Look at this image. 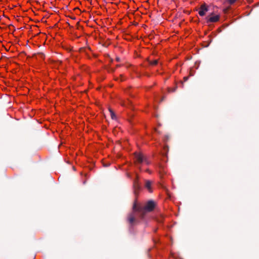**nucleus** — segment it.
<instances>
[{
  "mask_svg": "<svg viewBox=\"0 0 259 259\" xmlns=\"http://www.w3.org/2000/svg\"><path fill=\"white\" fill-rule=\"evenodd\" d=\"M156 203L153 200H149L143 205H138L135 202L132 212L127 217V221L131 225H146L150 220L149 213L152 211Z\"/></svg>",
  "mask_w": 259,
  "mask_h": 259,
  "instance_id": "f257e3e1",
  "label": "nucleus"
},
{
  "mask_svg": "<svg viewBox=\"0 0 259 259\" xmlns=\"http://www.w3.org/2000/svg\"><path fill=\"white\" fill-rule=\"evenodd\" d=\"M135 157L136 161L138 163L145 162L147 164H149V161L147 159V158L141 153H135Z\"/></svg>",
  "mask_w": 259,
  "mask_h": 259,
  "instance_id": "f03ea898",
  "label": "nucleus"
},
{
  "mask_svg": "<svg viewBox=\"0 0 259 259\" xmlns=\"http://www.w3.org/2000/svg\"><path fill=\"white\" fill-rule=\"evenodd\" d=\"M133 188L135 194L137 195L141 189V186L139 183V178L138 176H137L136 179L134 181Z\"/></svg>",
  "mask_w": 259,
  "mask_h": 259,
  "instance_id": "7ed1b4c3",
  "label": "nucleus"
},
{
  "mask_svg": "<svg viewBox=\"0 0 259 259\" xmlns=\"http://www.w3.org/2000/svg\"><path fill=\"white\" fill-rule=\"evenodd\" d=\"M207 23H213L218 21L220 19L219 15L207 16L205 18Z\"/></svg>",
  "mask_w": 259,
  "mask_h": 259,
  "instance_id": "20e7f679",
  "label": "nucleus"
},
{
  "mask_svg": "<svg viewBox=\"0 0 259 259\" xmlns=\"http://www.w3.org/2000/svg\"><path fill=\"white\" fill-rule=\"evenodd\" d=\"M208 11V7L206 4L204 3L201 5L198 14L201 16H203L205 15L206 12Z\"/></svg>",
  "mask_w": 259,
  "mask_h": 259,
  "instance_id": "39448f33",
  "label": "nucleus"
},
{
  "mask_svg": "<svg viewBox=\"0 0 259 259\" xmlns=\"http://www.w3.org/2000/svg\"><path fill=\"white\" fill-rule=\"evenodd\" d=\"M151 184L152 182L149 180H146L145 181V187L146 189H148V191L150 193H151L152 192V189H151Z\"/></svg>",
  "mask_w": 259,
  "mask_h": 259,
  "instance_id": "423d86ee",
  "label": "nucleus"
},
{
  "mask_svg": "<svg viewBox=\"0 0 259 259\" xmlns=\"http://www.w3.org/2000/svg\"><path fill=\"white\" fill-rule=\"evenodd\" d=\"M109 111L110 112V114L111 118L112 119H116V115H115L114 112H113V111L112 110H111V109H109Z\"/></svg>",
  "mask_w": 259,
  "mask_h": 259,
  "instance_id": "0eeeda50",
  "label": "nucleus"
},
{
  "mask_svg": "<svg viewBox=\"0 0 259 259\" xmlns=\"http://www.w3.org/2000/svg\"><path fill=\"white\" fill-rule=\"evenodd\" d=\"M148 62L150 65L154 66L158 64V60H154L153 61L149 60L148 61Z\"/></svg>",
  "mask_w": 259,
  "mask_h": 259,
  "instance_id": "6e6552de",
  "label": "nucleus"
},
{
  "mask_svg": "<svg viewBox=\"0 0 259 259\" xmlns=\"http://www.w3.org/2000/svg\"><path fill=\"white\" fill-rule=\"evenodd\" d=\"M237 0H227L226 1V3H228L230 5L233 4Z\"/></svg>",
  "mask_w": 259,
  "mask_h": 259,
  "instance_id": "1a4fd4ad",
  "label": "nucleus"
},
{
  "mask_svg": "<svg viewBox=\"0 0 259 259\" xmlns=\"http://www.w3.org/2000/svg\"><path fill=\"white\" fill-rule=\"evenodd\" d=\"M177 86L175 87L172 89H169L168 90L169 92H175L177 90Z\"/></svg>",
  "mask_w": 259,
  "mask_h": 259,
  "instance_id": "9d476101",
  "label": "nucleus"
},
{
  "mask_svg": "<svg viewBox=\"0 0 259 259\" xmlns=\"http://www.w3.org/2000/svg\"><path fill=\"white\" fill-rule=\"evenodd\" d=\"M116 61H117V62H119L120 61V58L119 57H116Z\"/></svg>",
  "mask_w": 259,
  "mask_h": 259,
  "instance_id": "9b49d317",
  "label": "nucleus"
},
{
  "mask_svg": "<svg viewBox=\"0 0 259 259\" xmlns=\"http://www.w3.org/2000/svg\"><path fill=\"white\" fill-rule=\"evenodd\" d=\"M188 76H185V77H184V80L185 81H187L188 80Z\"/></svg>",
  "mask_w": 259,
  "mask_h": 259,
  "instance_id": "f8f14e48",
  "label": "nucleus"
},
{
  "mask_svg": "<svg viewBox=\"0 0 259 259\" xmlns=\"http://www.w3.org/2000/svg\"><path fill=\"white\" fill-rule=\"evenodd\" d=\"M115 70L113 68H110L109 71L113 72H114Z\"/></svg>",
  "mask_w": 259,
  "mask_h": 259,
  "instance_id": "ddd939ff",
  "label": "nucleus"
},
{
  "mask_svg": "<svg viewBox=\"0 0 259 259\" xmlns=\"http://www.w3.org/2000/svg\"><path fill=\"white\" fill-rule=\"evenodd\" d=\"M144 74H145V75L147 76L148 77H149V76H150V75H149L148 73H145Z\"/></svg>",
  "mask_w": 259,
  "mask_h": 259,
  "instance_id": "4468645a",
  "label": "nucleus"
},
{
  "mask_svg": "<svg viewBox=\"0 0 259 259\" xmlns=\"http://www.w3.org/2000/svg\"><path fill=\"white\" fill-rule=\"evenodd\" d=\"M157 221H158V222H161V221H162V219H161L160 220H157Z\"/></svg>",
  "mask_w": 259,
  "mask_h": 259,
  "instance_id": "2eb2a0df",
  "label": "nucleus"
},
{
  "mask_svg": "<svg viewBox=\"0 0 259 259\" xmlns=\"http://www.w3.org/2000/svg\"><path fill=\"white\" fill-rule=\"evenodd\" d=\"M119 66H120V65H116V67H119Z\"/></svg>",
  "mask_w": 259,
  "mask_h": 259,
  "instance_id": "dca6fc26",
  "label": "nucleus"
}]
</instances>
